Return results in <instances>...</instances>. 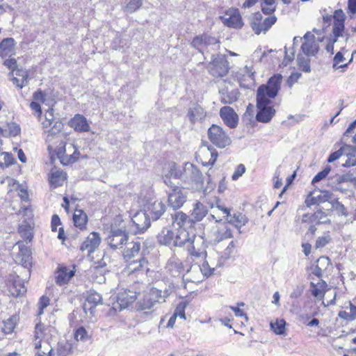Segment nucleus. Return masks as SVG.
Masks as SVG:
<instances>
[{"label": "nucleus", "mask_w": 356, "mask_h": 356, "mask_svg": "<svg viewBox=\"0 0 356 356\" xmlns=\"http://www.w3.org/2000/svg\"><path fill=\"white\" fill-rule=\"evenodd\" d=\"M182 182L194 186L196 190L203 188L204 177L199 168L191 163H185L183 166Z\"/></svg>", "instance_id": "obj_1"}, {"label": "nucleus", "mask_w": 356, "mask_h": 356, "mask_svg": "<svg viewBox=\"0 0 356 356\" xmlns=\"http://www.w3.org/2000/svg\"><path fill=\"white\" fill-rule=\"evenodd\" d=\"M272 101L266 97H263L261 91L257 95V113L256 120L259 122L267 123L271 120L275 114V109L271 105Z\"/></svg>", "instance_id": "obj_2"}, {"label": "nucleus", "mask_w": 356, "mask_h": 356, "mask_svg": "<svg viewBox=\"0 0 356 356\" xmlns=\"http://www.w3.org/2000/svg\"><path fill=\"white\" fill-rule=\"evenodd\" d=\"M191 46L204 55L217 51L220 44L216 38L207 34H202L195 36L193 39Z\"/></svg>", "instance_id": "obj_3"}, {"label": "nucleus", "mask_w": 356, "mask_h": 356, "mask_svg": "<svg viewBox=\"0 0 356 356\" xmlns=\"http://www.w3.org/2000/svg\"><path fill=\"white\" fill-rule=\"evenodd\" d=\"M208 71L214 77H223L229 70V62L222 54H212L211 62L208 65Z\"/></svg>", "instance_id": "obj_4"}, {"label": "nucleus", "mask_w": 356, "mask_h": 356, "mask_svg": "<svg viewBox=\"0 0 356 356\" xmlns=\"http://www.w3.org/2000/svg\"><path fill=\"white\" fill-rule=\"evenodd\" d=\"M282 81V76L280 74L273 75L268 79L267 84L261 85L258 88L257 95H259V90H261L263 97L269 99L275 98L280 90Z\"/></svg>", "instance_id": "obj_5"}, {"label": "nucleus", "mask_w": 356, "mask_h": 356, "mask_svg": "<svg viewBox=\"0 0 356 356\" xmlns=\"http://www.w3.org/2000/svg\"><path fill=\"white\" fill-rule=\"evenodd\" d=\"M208 137L209 140L219 148H225L232 143L231 138L222 128L216 124H212L208 129Z\"/></svg>", "instance_id": "obj_6"}, {"label": "nucleus", "mask_w": 356, "mask_h": 356, "mask_svg": "<svg viewBox=\"0 0 356 356\" xmlns=\"http://www.w3.org/2000/svg\"><path fill=\"white\" fill-rule=\"evenodd\" d=\"M140 292L134 291L130 289H125L118 292L116 296V301L113 304L115 310L121 311L127 308L137 298Z\"/></svg>", "instance_id": "obj_7"}, {"label": "nucleus", "mask_w": 356, "mask_h": 356, "mask_svg": "<svg viewBox=\"0 0 356 356\" xmlns=\"http://www.w3.org/2000/svg\"><path fill=\"white\" fill-rule=\"evenodd\" d=\"M193 241L187 246L189 255L192 258L204 259L207 256L206 246L204 239L200 236L192 234Z\"/></svg>", "instance_id": "obj_8"}, {"label": "nucleus", "mask_w": 356, "mask_h": 356, "mask_svg": "<svg viewBox=\"0 0 356 356\" xmlns=\"http://www.w3.org/2000/svg\"><path fill=\"white\" fill-rule=\"evenodd\" d=\"M128 238L124 230L112 228L106 241L112 249L116 250L122 248V245L127 243Z\"/></svg>", "instance_id": "obj_9"}, {"label": "nucleus", "mask_w": 356, "mask_h": 356, "mask_svg": "<svg viewBox=\"0 0 356 356\" xmlns=\"http://www.w3.org/2000/svg\"><path fill=\"white\" fill-rule=\"evenodd\" d=\"M220 18L222 23L229 28L241 29L244 24L242 17L236 8H229Z\"/></svg>", "instance_id": "obj_10"}, {"label": "nucleus", "mask_w": 356, "mask_h": 356, "mask_svg": "<svg viewBox=\"0 0 356 356\" xmlns=\"http://www.w3.org/2000/svg\"><path fill=\"white\" fill-rule=\"evenodd\" d=\"M168 205L174 209L181 208L187 200V192L183 188H175L168 191Z\"/></svg>", "instance_id": "obj_11"}, {"label": "nucleus", "mask_w": 356, "mask_h": 356, "mask_svg": "<svg viewBox=\"0 0 356 356\" xmlns=\"http://www.w3.org/2000/svg\"><path fill=\"white\" fill-rule=\"evenodd\" d=\"M131 222L134 234L143 232L150 226V217L145 211H140L132 217Z\"/></svg>", "instance_id": "obj_12"}, {"label": "nucleus", "mask_w": 356, "mask_h": 356, "mask_svg": "<svg viewBox=\"0 0 356 356\" xmlns=\"http://www.w3.org/2000/svg\"><path fill=\"white\" fill-rule=\"evenodd\" d=\"M79 152L78 148L73 143H66L64 145L63 154L58 152V156L63 165H68L76 162L79 159Z\"/></svg>", "instance_id": "obj_13"}, {"label": "nucleus", "mask_w": 356, "mask_h": 356, "mask_svg": "<svg viewBox=\"0 0 356 356\" xmlns=\"http://www.w3.org/2000/svg\"><path fill=\"white\" fill-rule=\"evenodd\" d=\"M145 211L153 220H158L165 211V205L160 200L148 202L145 206Z\"/></svg>", "instance_id": "obj_14"}, {"label": "nucleus", "mask_w": 356, "mask_h": 356, "mask_svg": "<svg viewBox=\"0 0 356 356\" xmlns=\"http://www.w3.org/2000/svg\"><path fill=\"white\" fill-rule=\"evenodd\" d=\"M17 244L19 245V251L16 257V259L24 268L26 272L29 273L32 264L31 251L27 246L21 244L19 242Z\"/></svg>", "instance_id": "obj_15"}, {"label": "nucleus", "mask_w": 356, "mask_h": 356, "mask_svg": "<svg viewBox=\"0 0 356 356\" xmlns=\"http://www.w3.org/2000/svg\"><path fill=\"white\" fill-rule=\"evenodd\" d=\"M175 289V286L174 284L170 282L165 286L164 289L152 287L150 289L149 291L155 302L156 303H161L165 302L166 298L172 293Z\"/></svg>", "instance_id": "obj_16"}, {"label": "nucleus", "mask_w": 356, "mask_h": 356, "mask_svg": "<svg viewBox=\"0 0 356 356\" xmlns=\"http://www.w3.org/2000/svg\"><path fill=\"white\" fill-rule=\"evenodd\" d=\"M165 270L167 273L175 277L182 275L184 272L182 261L176 256H172L168 260Z\"/></svg>", "instance_id": "obj_17"}, {"label": "nucleus", "mask_w": 356, "mask_h": 356, "mask_svg": "<svg viewBox=\"0 0 356 356\" xmlns=\"http://www.w3.org/2000/svg\"><path fill=\"white\" fill-rule=\"evenodd\" d=\"M220 115L224 123L229 128H235L238 122V117L234 109L229 106L220 108Z\"/></svg>", "instance_id": "obj_18"}, {"label": "nucleus", "mask_w": 356, "mask_h": 356, "mask_svg": "<svg viewBox=\"0 0 356 356\" xmlns=\"http://www.w3.org/2000/svg\"><path fill=\"white\" fill-rule=\"evenodd\" d=\"M8 289L12 296L15 297L22 296L26 292L24 280L18 275L10 276Z\"/></svg>", "instance_id": "obj_19"}, {"label": "nucleus", "mask_w": 356, "mask_h": 356, "mask_svg": "<svg viewBox=\"0 0 356 356\" xmlns=\"http://www.w3.org/2000/svg\"><path fill=\"white\" fill-rule=\"evenodd\" d=\"M101 237L97 232H92L81 245V251H87L88 254L93 252L100 245Z\"/></svg>", "instance_id": "obj_20"}, {"label": "nucleus", "mask_w": 356, "mask_h": 356, "mask_svg": "<svg viewBox=\"0 0 356 356\" xmlns=\"http://www.w3.org/2000/svg\"><path fill=\"white\" fill-rule=\"evenodd\" d=\"M102 296L97 292L90 293L86 298V302L83 304V309L86 314L88 312L91 315H94L95 307L102 302Z\"/></svg>", "instance_id": "obj_21"}, {"label": "nucleus", "mask_w": 356, "mask_h": 356, "mask_svg": "<svg viewBox=\"0 0 356 356\" xmlns=\"http://www.w3.org/2000/svg\"><path fill=\"white\" fill-rule=\"evenodd\" d=\"M173 226L177 229H191L193 224L191 217L182 211H178L172 216Z\"/></svg>", "instance_id": "obj_22"}, {"label": "nucleus", "mask_w": 356, "mask_h": 356, "mask_svg": "<svg viewBox=\"0 0 356 356\" xmlns=\"http://www.w3.org/2000/svg\"><path fill=\"white\" fill-rule=\"evenodd\" d=\"M127 245L123 252V258L126 262H129L132 259L140 254L141 250L140 242L138 241L127 242Z\"/></svg>", "instance_id": "obj_23"}, {"label": "nucleus", "mask_w": 356, "mask_h": 356, "mask_svg": "<svg viewBox=\"0 0 356 356\" xmlns=\"http://www.w3.org/2000/svg\"><path fill=\"white\" fill-rule=\"evenodd\" d=\"M70 126L75 131L86 132L90 130V125L86 118L80 114H76L70 121Z\"/></svg>", "instance_id": "obj_24"}, {"label": "nucleus", "mask_w": 356, "mask_h": 356, "mask_svg": "<svg viewBox=\"0 0 356 356\" xmlns=\"http://www.w3.org/2000/svg\"><path fill=\"white\" fill-rule=\"evenodd\" d=\"M192 233L188 229H178L175 239V246H187L193 241Z\"/></svg>", "instance_id": "obj_25"}, {"label": "nucleus", "mask_w": 356, "mask_h": 356, "mask_svg": "<svg viewBox=\"0 0 356 356\" xmlns=\"http://www.w3.org/2000/svg\"><path fill=\"white\" fill-rule=\"evenodd\" d=\"M217 229L215 232L216 240L221 241L222 240L230 238L232 237V233L229 229L227 222H222L221 220H217Z\"/></svg>", "instance_id": "obj_26"}, {"label": "nucleus", "mask_w": 356, "mask_h": 356, "mask_svg": "<svg viewBox=\"0 0 356 356\" xmlns=\"http://www.w3.org/2000/svg\"><path fill=\"white\" fill-rule=\"evenodd\" d=\"M239 94L238 89L229 91L227 88H223L219 90L220 101L224 104H231L235 102L238 99Z\"/></svg>", "instance_id": "obj_27"}, {"label": "nucleus", "mask_w": 356, "mask_h": 356, "mask_svg": "<svg viewBox=\"0 0 356 356\" xmlns=\"http://www.w3.org/2000/svg\"><path fill=\"white\" fill-rule=\"evenodd\" d=\"M56 276V283L59 286L66 284L74 275V272L65 266L58 268Z\"/></svg>", "instance_id": "obj_28"}, {"label": "nucleus", "mask_w": 356, "mask_h": 356, "mask_svg": "<svg viewBox=\"0 0 356 356\" xmlns=\"http://www.w3.org/2000/svg\"><path fill=\"white\" fill-rule=\"evenodd\" d=\"M14 72L16 76L12 79L14 85L19 88L28 85L29 72L26 70L17 67Z\"/></svg>", "instance_id": "obj_29"}, {"label": "nucleus", "mask_w": 356, "mask_h": 356, "mask_svg": "<svg viewBox=\"0 0 356 356\" xmlns=\"http://www.w3.org/2000/svg\"><path fill=\"white\" fill-rule=\"evenodd\" d=\"M206 113L204 108L199 104H194L189 108L187 116L192 124H195L197 121L204 118Z\"/></svg>", "instance_id": "obj_30"}, {"label": "nucleus", "mask_w": 356, "mask_h": 356, "mask_svg": "<svg viewBox=\"0 0 356 356\" xmlns=\"http://www.w3.org/2000/svg\"><path fill=\"white\" fill-rule=\"evenodd\" d=\"M158 241L164 245H173L175 246V236L171 229L164 227L157 236Z\"/></svg>", "instance_id": "obj_31"}, {"label": "nucleus", "mask_w": 356, "mask_h": 356, "mask_svg": "<svg viewBox=\"0 0 356 356\" xmlns=\"http://www.w3.org/2000/svg\"><path fill=\"white\" fill-rule=\"evenodd\" d=\"M47 328L42 323H38L35 327L34 331V337L35 339L33 341V346L35 349L42 348V345L43 343V339L46 335V331Z\"/></svg>", "instance_id": "obj_32"}, {"label": "nucleus", "mask_w": 356, "mask_h": 356, "mask_svg": "<svg viewBox=\"0 0 356 356\" xmlns=\"http://www.w3.org/2000/svg\"><path fill=\"white\" fill-rule=\"evenodd\" d=\"M227 223L234 225L238 230L241 228L245 225V224L248 222V218L243 213L240 212L234 213L233 214H229V216L226 218ZM241 232V231H239Z\"/></svg>", "instance_id": "obj_33"}, {"label": "nucleus", "mask_w": 356, "mask_h": 356, "mask_svg": "<svg viewBox=\"0 0 356 356\" xmlns=\"http://www.w3.org/2000/svg\"><path fill=\"white\" fill-rule=\"evenodd\" d=\"M310 285L311 293L315 298H323L324 297L327 286L325 281L319 280L315 282V280H311Z\"/></svg>", "instance_id": "obj_34"}, {"label": "nucleus", "mask_w": 356, "mask_h": 356, "mask_svg": "<svg viewBox=\"0 0 356 356\" xmlns=\"http://www.w3.org/2000/svg\"><path fill=\"white\" fill-rule=\"evenodd\" d=\"M64 127L63 123L58 120H56L53 125L49 128L44 129V133L46 134V140L47 142H51L54 137H57L63 130Z\"/></svg>", "instance_id": "obj_35"}, {"label": "nucleus", "mask_w": 356, "mask_h": 356, "mask_svg": "<svg viewBox=\"0 0 356 356\" xmlns=\"http://www.w3.org/2000/svg\"><path fill=\"white\" fill-rule=\"evenodd\" d=\"M15 40L12 38H7L0 42V56L5 58L13 54L15 50Z\"/></svg>", "instance_id": "obj_36"}, {"label": "nucleus", "mask_w": 356, "mask_h": 356, "mask_svg": "<svg viewBox=\"0 0 356 356\" xmlns=\"http://www.w3.org/2000/svg\"><path fill=\"white\" fill-rule=\"evenodd\" d=\"M187 275L188 276V279L195 283L200 282L204 279L200 264L197 263L192 264L190 268L187 270Z\"/></svg>", "instance_id": "obj_37"}, {"label": "nucleus", "mask_w": 356, "mask_h": 356, "mask_svg": "<svg viewBox=\"0 0 356 356\" xmlns=\"http://www.w3.org/2000/svg\"><path fill=\"white\" fill-rule=\"evenodd\" d=\"M321 41L322 39L318 38V41L313 40L304 42L301 45V50L307 56H315L319 50L318 42Z\"/></svg>", "instance_id": "obj_38"}, {"label": "nucleus", "mask_w": 356, "mask_h": 356, "mask_svg": "<svg viewBox=\"0 0 356 356\" xmlns=\"http://www.w3.org/2000/svg\"><path fill=\"white\" fill-rule=\"evenodd\" d=\"M207 213V207L200 202H195L191 215L193 222L194 223L201 221L205 217Z\"/></svg>", "instance_id": "obj_39"}, {"label": "nucleus", "mask_w": 356, "mask_h": 356, "mask_svg": "<svg viewBox=\"0 0 356 356\" xmlns=\"http://www.w3.org/2000/svg\"><path fill=\"white\" fill-rule=\"evenodd\" d=\"M262 18V15L259 12L252 14L250 17V26L257 35L264 32Z\"/></svg>", "instance_id": "obj_40"}, {"label": "nucleus", "mask_w": 356, "mask_h": 356, "mask_svg": "<svg viewBox=\"0 0 356 356\" xmlns=\"http://www.w3.org/2000/svg\"><path fill=\"white\" fill-rule=\"evenodd\" d=\"M343 149L344 154H346L348 157L343 166L350 167L356 165V146L343 145Z\"/></svg>", "instance_id": "obj_41"}, {"label": "nucleus", "mask_w": 356, "mask_h": 356, "mask_svg": "<svg viewBox=\"0 0 356 356\" xmlns=\"http://www.w3.org/2000/svg\"><path fill=\"white\" fill-rule=\"evenodd\" d=\"M73 221L76 227L83 229L86 228L88 222V216L83 210L75 209L73 215Z\"/></svg>", "instance_id": "obj_42"}, {"label": "nucleus", "mask_w": 356, "mask_h": 356, "mask_svg": "<svg viewBox=\"0 0 356 356\" xmlns=\"http://www.w3.org/2000/svg\"><path fill=\"white\" fill-rule=\"evenodd\" d=\"M127 263L128 269L131 273L144 270L147 266V261L143 257L136 260L131 259Z\"/></svg>", "instance_id": "obj_43"}, {"label": "nucleus", "mask_w": 356, "mask_h": 356, "mask_svg": "<svg viewBox=\"0 0 356 356\" xmlns=\"http://www.w3.org/2000/svg\"><path fill=\"white\" fill-rule=\"evenodd\" d=\"M203 156L207 158L210 156L208 161H202V163L204 166L212 165L215 163L217 157L218 152L212 147H208L206 149L202 151Z\"/></svg>", "instance_id": "obj_44"}, {"label": "nucleus", "mask_w": 356, "mask_h": 356, "mask_svg": "<svg viewBox=\"0 0 356 356\" xmlns=\"http://www.w3.org/2000/svg\"><path fill=\"white\" fill-rule=\"evenodd\" d=\"M19 233L20 234L21 236L24 238L28 241L29 242L31 241L33 238V232H32V227L29 223H28L26 221L22 222L19 225L18 229Z\"/></svg>", "instance_id": "obj_45"}, {"label": "nucleus", "mask_w": 356, "mask_h": 356, "mask_svg": "<svg viewBox=\"0 0 356 356\" xmlns=\"http://www.w3.org/2000/svg\"><path fill=\"white\" fill-rule=\"evenodd\" d=\"M65 175V173L60 170H56L51 172L49 179L51 185H52L54 188L62 186L65 179H66Z\"/></svg>", "instance_id": "obj_46"}, {"label": "nucleus", "mask_w": 356, "mask_h": 356, "mask_svg": "<svg viewBox=\"0 0 356 356\" xmlns=\"http://www.w3.org/2000/svg\"><path fill=\"white\" fill-rule=\"evenodd\" d=\"M137 304L138 308L143 310L152 309L156 304V302H155L154 299L152 296L151 292L149 291L147 295L144 296L143 299L139 300Z\"/></svg>", "instance_id": "obj_47"}, {"label": "nucleus", "mask_w": 356, "mask_h": 356, "mask_svg": "<svg viewBox=\"0 0 356 356\" xmlns=\"http://www.w3.org/2000/svg\"><path fill=\"white\" fill-rule=\"evenodd\" d=\"M333 183L340 184L344 182H350L356 186V177L352 173H346L341 175H336L332 178Z\"/></svg>", "instance_id": "obj_48"}, {"label": "nucleus", "mask_w": 356, "mask_h": 356, "mask_svg": "<svg viewBox=\"0 0 356 356\" xmlns=\"http://www.w3.org/2000/svg\"><path fill=\"white\" fill-rule=\"evenodd\" d=\"M167 175L170 177V178L179 179L182 182L183 168H181L175 163H172L169 165V170Z\"/></svg>", "instance_id": "obj_49"}, {"label": "nucleus", "mask_w": 356, "mask_h": 356, "mask_svg": "<svg viewBox=\"0 0 356 356\" xmlns=\"http://www.w3.org/2000/svg\"><path fill=\"white\" fill-rule=\"evenodd\" d=\"M72 349V344L67 341H60L56 347V356H67Z\"/></svg>", "instance_id": "obj_50"}, {"label": "nucleus", "mask_w": 356, "mask_h": 356, "mask_svg": "<svg viewBox=\"0 0 356 356\" xmlns=\"http://www.w3.org/2000/svg\"><path fill=\"white\" fill-rule=\"evenodd\" d=\"M17 317L16 316H12L4 321L3 327H2L3 332L6 334L12 333L17 325Z\"/></svg>", "instance_id": "obj_51"}, {"label": "nucleus", "mask_w": 356, "mask_h": 356, "mask_svg": "<svg viewBox=\"0 0 356 356\" xmlns=\"http://www.w3.org/2000/svg\"><path fill=\"white\" fill-rule=\"evenodd\" d=\"M143 5V0H126V5L122 9L124 12L134 13Z\"/></svg>", "instance_id": "obj_52"}, {"label": "nucleus", "mask_w": 356, "mask_h": 356, "mask_svg": "<svg viewBox=\"0 0 356 356\" xmlns=\"http://www.w3.org/2000/svg\"><path fill=\"white\" fill-rule=\"evenodd\" d=\"M313 218L316 224H326L330 222L327 213L321 209H318L313 213Z\"/></svg>", "instance_id": "obj_53"}, {"label": "nucleus", "mask_w": 356, "mask_h": 356, "mask_svg": "<svg viewBox=\"0 0 356 356\" xmlns=\"http://www.w3.org/2000/svg\"><path fill=\"white\" fill-rule=\"evenodd\" d=\"M74 338L76 341L86 342L91 338V334L88 333L84 327L80 326L74 332Z\"/></svg>", "instance_id": "obj_54"}, {"label": "nucleus", "mask_w": 356, "mask_h": 356, "mask_svg": "<svg viewBox=\"0 0 356 356\" xmlns=\"http://www.w3.org/2000/svg\"><path fill=\"white\" fill-rule=\"evenodd\" d=\"M316 196L318 204L326 202L330 204L333 199V194L328 191H320L318 193L316 191Z\"/></svg>", "instance_id": "obj_55"}, {"label": "nucleus", "mask_w": 356, "mask_h": 356, "mask_svg": "<svg viewBox=\"0 0 356 356\" xmlns=\"http://www.w3.org/2000/svg\"><path fill=\"white\" fill-rule=\"evenodd\" d=\"M286 321L284 319H277L270 323L271 329L277 334H283L285 332Z\"/></svg>", "instance_id": "obj_56"}, {"label": "nucleus", "mask_w": 356, "mask_h": 356, "mask_svg": "<svg viewBox=\"0 0 356 356\" xmlns=\"http://www.w3.org/2000/svg\"><path fill=\"white\" fill-rule=\"evenodd\" d=\"M14 162V159L11 154L8 152H1L0 155V166L1 168L8 167Z\"/></svg>", "instance_id": "obj_57"}, {"label": "nucleus", "mask_w": 356, "mask_h": 356, "mask_svg": "<svg viewBox=\"0 0 356 356\" xmlns=\"http://www.w3.org/2000/svg\"><path fill=\"white\" fill-rule=\"evenodd\" d=\"M55 122L53 108H49L45 113V120L42 122L43 129L49 128Z\"/></svg>", "instance_id": "obj_58"}, {"label": "nucleus", "mask_w": 356, "mask_h": 356, "mask_svg": "<svg viewBox=\"0 0 356 356\" xmlns=\"http://www.w3.org/2000/svg\"><path fill=\"white\" fill-rule=\"evenodd\" d=\"M298 65L302 71L305 72H310V60L302 56H298L297 58Z\"/></svg>", "instance_id": "obj_59"}, {"label": "nucleus", "mask_w": 356, "mask_h": 356, "mask_svg": "<svg viewBox=\"0 0 356 356\" xmlns=\"http://www.w3.org/2000/svg\"><path fill=\"white\" fill-rule=\"evenodd\" d=\"M188 302L186 301L180 302L176 307L173 314L180 318L186 319L185 309L187 307Z\"/></svg>", "instance_id": "obj_60"}, {"label": "nucleus", "mask_w": 356, "mask_h": 356, "mask_svg": "<svg viewBox=\"0 0 356 356\" xmlns=\"http://www.w3.org/2000/svg\"><path fill=\"white\" fill-rule=\"evenodd\" d=\"M331 209H334L338 213L347 216L346 209L343 204L339 202L337 198L332 199L330 202Z\"/></svg>", "instance_id": "obj_61"}, {"label": "nucleus", "mask_w": 356, "mask_h": 356, "mask_svg": "<svg viewBox=\"0 0 356 356\" xmlns=\"http://www.w3.org/2000/svg\"><path fill=\"white\" fill-rule=\"evenodd\" d=\"M42 347L44 350H41V348L37 349L38 352L36 353V356H53V348L50 346L49 342L43 341L42 348Z\"/></svg>", "instance_id": "obj_62"}, {"label": "nucleus", "mask_w": 356, "mask_h": 356, "mask_svg": "<svg viewBox=\"0 0 356 356\" xmlns=\"http://www.w3.org/2000/svg\"><path fill=\"white\" fill-rule=\"evenodd\" d=\"M200 268L204 277H208L210 275L214 274L216 270V268L211 266L208 261H204L202 264L200 265Z\"/></svg>", "instance_id": "obj_63"}, {"label": "nucleus", "mask_w": 356, "mask_h": 356, "mask_svg": "<svg viewBox=\"0 0 356 356\" xmlns=\"http://www.w3.org/2000/svg\"><path fill=\"white\" fill-rule=\"evenodd\" d=\"M344 29V22H334L332 33L334 35V38L337 39L339 36L342 35V32Z\"/></svg>", "instance_id": "obj_64"}]
</instances>
